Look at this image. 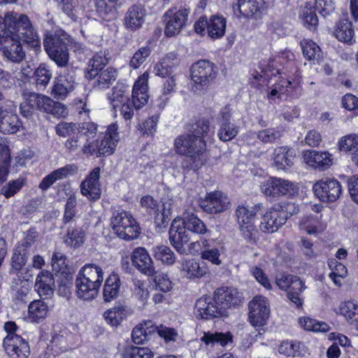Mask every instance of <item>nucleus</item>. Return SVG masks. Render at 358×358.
I'll use <instances>...</instances> for the list:
<instances>
[{"mask_svg": "<svg viewBox=\"0 0 358 358\" xmlns=\"http://www.w3.org/2000/svg\"><path fill=\"white\" fill-rule=\"evenodd\" d=\"M17 36H20L27 41H36V31L26 15L14 11L0 15V44Z\"/></svg>", "mask_w": 358, "mask_h": 358, "instance_id": "obj_1", "label": "nucleus"}, {"mask_svg": "<svg viewBox=\"0 0 358 358\" xmlns=\"http://www.w3.org/2000/svg\"><path fill=\"white\" fill-rule=\"evenodd\" d=\"M103 280V272L101 267L94 264L83 266L76 278L77 296L84 301H92L99 293Z\"/></svg>", "mask_w": 358, "mask_h": 358, "instance_id": "obj_2", "label": "nucleus"}, {"mask_svg": "<svg viewBox=\"0 0 358 358\" xmlns=\"http://www.w3.org/2000/svg\"><path fill=\"white\" fill-rule=\"evenodd\" d=\"M174 148L178 155L186 156L192 161V169H198L203 164L202 155L206 148L203 139L196 138L188 131L176 137Z\"/></svg>", "mask_w": 358, "mask_h": 358, "instance_id": "obj_3", "label": "nucleus"}, {"mask_svg": "<svg viewBox=\"0 0 358 358\" xmlns=\"http://www.w3.org/2000/svg\"><path fill=\"white\" fill-rule=\"evenodd\" d=\"M208 237H201L199 240L190 243L187 248L185 247L189 241V236L187 231L180 227V221L173 220L169 229V239L171 245L180 255H195L202 252L205 248L208 246Z\"/></svg>", "mask_w": 358, "mask_h": 358, "instance_id": "obj_4", "label": "nucleus"}, {"mask_svg": "<svg viewBox=\"0 0 358 358\" xmlns=\"http://www.w3.org/2000/svg\"><path fill=\"white\" fill-rule=\"evenodd\" d=\"M70 36L62 30L55 34H47L43 39V45L46 52L58 66H66L69 59L68 45Z\"/></svg>", "mask_w": 358, "mask_h": 358, "instance_id": "obj_5", "label": "nucleus"}, {"mask_svg": "<svg viewBox=\"0 0 358 358\" xmlns=\"http://www.w3.org/2000/svg\"><path fill=\"white\" fill-rule=\"evenodd\" d=\"M216 75V67L213 63L206 59L198 61L191 68L190 90L197 94L204 93Z\"/></svg>", "mask_w": 358, "mask_h": 358, "instance_id": "obj_6", "label": "nucleus"}, {"mask_svg": "<svg viewBox=\"0 0 358 358\" xmlns=\"http://www.w3.org/2000/svg\"><path fill=\"white\" fill-rule=\"evenodd\" d=\"M111 227L120 238L130 241L139 236L141 228L132 215L124 210L115 211L111 217Z\"/></svg>", "mask_w": 358, "mask_h": 358, "instance_id": "obj_7", "label": "nucleus"}, {"mask_svg": "<svg viewBox=\"0 0 358 358\" xmlns=\"http://www.w3.org/2000/svg\"><path fill=\"white\" fill-rule=\"evenodd\" d=\"M189 13V8L185 6L173 7L168 9L164 15L165 35L171 37L179 34L181 30L186 27Z\"/></svg>", "mask_w": 358, "mask_h": 358, "instance_id": "obj_8", "label": "nucleus"}, {"mask_svg": "<svg viewBox=\"0 0 358 358\" xmlns=\"http://www.w3.org/2000/svg\"><path fill=\"white\" fill-rule=\"evenodd\" d=\"M275 283L281 290L287 291V298L297 307L302 306L301 293L306 288L299 277L290 274L280 273L275 277Z\"/></svg>", "mask_w": 358, "mask_h": 358, "instance_id": "obj_9", "label": "nucleus"}, {"mask_svg": "<svg viewBox=\"0 0 358 358\" xmlns=\"http://www.w3.org/2000/svg\"><path fill=\"white\" fill-rule=\"evenodd\" d=\"M16 36L13 39L10 38L6 42L0 44V50L2 52L3 55L7 60L14 63L21 62L25 57V52H24L20 41L31 45L32 47L36 48L41 47V41L39 36L36 32V41H27L20 36Z\"/></svg>", "mask_w": 358, "mask_h": 358, "instance_id": "obj_10", "label": "nucleus"}, {"mask_svg": "<svg viewBox=\"0 0 358 358\" xmlns=\"http://www.w3.org/2000/svg\"><path fill=\"white\" fill-rule=\"evenodd\" d=\"M264 194L268 196L292 195L297 192L298 188L292 182L280 178H270L261 186Z\"/></svg>", "mask_w": 358, "mask_h": 358, "instance_id": "obj_11", "label": "nucleus"}, {"mask_svg": "<svg viewBox=\"0 0 358 358\" xmlns=\"http://www.w3.org/2000/svg\"><path fill=\"white\" fill-rule=\"evenodd\" d=\"M315 194L324 202L336 201L342 193L341 183L334 178H325L317 181L313 186Z\"/></svg>", "mask_w": 358, "mask_h": 358, "instance_id": "obj_12", "label": "nucleus"}, {"mask_svg": "<svg viewBox=\"0 0 358 358\" xmlns=\"http://www.w3.org/2000/svg\"><path fill=\"white\" fill-rule=\"evenodd\" d=\"M232 109L226 106L221 109L218 117V138L224 142L234 138L239 132V127L232 119Z\"/></svg>", "mask_w": 358, "mask_h": 358, "instance_id": "obj_13", "label": "nucleus"}, {"mask_svg": "<svg viewBox=\"0 0 358 358\" xmlns=\"http://www.w3.org/2000/svg\"><path fill=\"white\" fill-rule=\"evenodd\" d=\"M76 131H78V133L85 142L87 143L91 138L96 136L97 125L92 122H84L79 124L61 122L56 127V132L60 136L72 134Z\"/></svg>", "mask_w": 358, "mask_h": 358, "instance_id": "obj_14", "label": "nucleus"}, {"mask_svg": "<svg viewBox=\"0 0 358 358\" xmlns=\"http://www.w3.org/2000/svg\"><path fill=\"white\" fill-rule=\"evenodd\" d=\"M3 346L10 358H28L30 355L28 342L16 334H8L3 341Z\"/></svg>", "mask_w": 358, "mask_h": 358, "instance_id": "obj_15", "label": "nucleus"}, {"mask_svg": "<svg viewBox=\"0 0 358 358\" xmlns=\"http://www.w3.org/2000/svg\"><path fill=\"white\" fill-rule=\"evenodd\" d=\"M249 320L255 327L264 326L268 318L270 309L267 299L263 296H256L249 303Z\"/></svg>", "mask_w": 358, "mask_h": 358, "instance_id": "obj_16", "label": "nucleus"}, {"mask_svg": "<svg viewBox=\"0 0 358 358\" xmlns=\"http://www.w3.org/2000/svg\"><path fill=\"white\" fill-rule=\"evenodd\" d=\"M229 205V198L220 191L208 193L204 199H200L199 206L208 213H217L226 210Z\"/></svg>", "mask_w": 358, "mask_h": 358, "instance_id": "obj_17", "label": "nucleus"}, {"mask_svg": "<svg viewBox=\"0 0 358 358\" xmlns=\"http://www.w3.org/2000/svg\"><path fill=\"white\" fill-rule=\"evenodd\" d=\"M145 17L146 10L142 4H132L124 13L123 26L127 31H136L142 28Z\"/></svg>", "mask_w": 358, "mask_h": 358, "instance_id": "obj_18", "label": "nucleus"}, {"mask_svg": "<svg viewBox=\"0 0 358 358\" xmlns=\"http://www.w3.org/2000/svg\"><path fill=\"white\" fill-rule=\"evenodd\" d=\"M286 221L287 217L274 205L262 216L259 229L264 233L272 234L277 231Z\"/></svg>", "mask_w": 358, "mask_h": 358, "instance_id": "obj_19", "label": "nucleus"}, {"mask_svg": "<svg viewBox=\"0 0 358 358\" xmlns=\"http://www.w3.org/2000/svg\"><path fill=\"white\" fill-rule=\"evenodd\" d=\"M295 150L287 145L276 147L271 155V165L278 171H287L294 164Z\"/></svg>", "mask_w": 358, "mask_h": 358, "instance_id": "obj_20", "label": "nucleus"}, {"mask_svg": "<svg viewBox=\"0 0 358 358\" xmlns=\"http://www.w3.org/2000/svg\"><path fill=\"white\" fill-rule=\"evenodd\" d=\"M195 308L197 315L206 320L219 317L225 315L223 307H221L216 302L215 298L214 300L207 296L200 298L196 302Z\"/></svg>", "mask_w": 358, "mask_h": 358, "instance_id": "obj_21", "label": "nucleus"}, {"mask_svg": "<svg viewBox=\"0 0 358 358\" xmlns=\"http://www.w3.org/2000/svg\"><path fill=\"white\" fill-rule=\"evenodd\" d=\"M133 265L142 273L153 276L155 273L154 263L145 248L142 247L134 250L131 257Z\"/></svg>", "mask_w": 358, "mask_h": 358, "instance_id": "obj_22", "label": "nucleus"}, {"mask_svg": "<svg viewBox=\"0 0 358 358\" xmlns=\"http://www.w3.org/2000/svg\"><path fill=\"white\" fill-rule=\"evenodd\" d=\"M148 78L149 73L145 71L135 82L131 95L133 106L139 109L145 106L148 101Z\"/></svg>", "mask_w": 358, "mask_h": 358, "instance_id": "obj_23", "label": "nucleus"}, {"mask_svg": "<svg viewBox=\"0 0 358 358\" xmlns=\"http://www.w3.org/2000/svg\"><path fill=\"white\" fill-rule=\"evenodd\" d=\"M242 293L235 287H222L215 292V299L224 310L242 302Z\"/></svg>", "mask_w": 358, "mask_h": 358, "instance_id": "obj_24", "label": "nucleus"}, {"mask_svg": "<svg viewBox=\"0 0 358 358\" xmlns=\"http://www.w3.org/2000/svg\"><path fill=\"white\" fill-rule=\"evenodd\" d=\"M100 168H94L87 178L80 185V190L83 195L91 200H97L101 196L99 187Z\"/></svg>", "mask_w": 358, "mask_h": 358, "instance_id": "obj_25", "label": "nucleus"}, {"mask_svg": "<svg viewBox=\"0 0 358 358\" xmlns=\"http://www.w3.org/2000/svg\"><path fill=\"white\" fill-rule=\"evenodd\" d=\"M76 85L75 78L70 74H60L54 81L52 94L55 99L64 100Z\"/></svg>", "mask_w": 358, "mask_h": 358, "instance_id": "obj_26", "label": "nucleus"}, {"mask_svg": "<svg viewBox=\"0 0 358 358\" xmlns=\"http://www.w3.org/2000/svg\"><path fill=\"white\" fill-rule=\"evenodd\" d=\"M117 146V143L108 136H103L102 139L97 140L96 143L89 142L87 145H84L83 152L87 155H96L97 157L101 155H112Z\"/></svg>", "mask_w": 358, "mask_h": 358, "instance_id": "obj_27", "label": "nucleus"}, {"mask_svg": "<svg viewBox=\"0 0 358 358\" xmlns=\"http://www.w3.org/2000/svg\"><path fill=\"white\" fill-rule=\"evenodd\" d=\"M179 264L180 271L189 279L201 278L208 273V268L204 262L200 263L193 259L183 258Z\"/></svg>", "mask_w": 358, "mask_h": 358, "instance_id": "obj_28", "label": "nucleus"}, {"mask_svg": "<svg viewBox=\"0 0 358 358\" xmlns=\"http://www.w3.org/2000/svg\"><path fill=\"white\" fill-rule=\"evenodd\" d=\"M24 101L20 106V113L23 117L32 116L35 110L43 111L45 95L34 92H28L23 94Z\"/></svg>", "mask_w": 358, "mask_h": 358, "instance_id": "obj_29", "label": "nucleus"}, {"mask_svg": "<svg viewBox=\"0 0 358 358\" xmlns=\"http://www.w3.org/2000/svg\"><path fill=\"white\" fill-rule=\"evenodd\" d=\"M22 123L17 114L11 110L0 108V132L4 134H15L20 130Z\"/></svg>", "mask_w": 358, "mask_h": 358, "instance_id": "obj_30", "label": "nucleus"}, {"mask_svg": "<svg viewBox=\"0 0 358 358\" xmlns=\"http://www.w3.org/2000/svg\"><path fill=\"white\" fill-rule=\"evenodd\" d=\"M180 221V227L186 231H189L199 236L210 237V230L208 229L206 224L194 214H187L182 220L176 219Z\"/></svg>", "mask_w": 358, "mask_h": 358, "instance_id": "obj_31", "label": "nucleus"}, {"mask_svg": "<svg viewBox=\"0 0 358 358\" xmlns=\"http://www.w3.org/2000/svg\"><path fill=\"white\" fill-rule=\"evenodd\" d=\"M54 285L53 275L48 271H42L37 275L34 288L41 298L48 299L53 295Z\"/></svg>", "mask_w": 358, "mask_h": 358, "instance_id": "obj_32", "label": "nucleus"}, {"mask_svg": "<svg viewBox=\"0 0 358 358\" xmlns=\"http://www.w3.org/2000/svg\"><path fill=\"white\" fill-rule=\"evenodd\" d=\"M76 171L77 167L74 164H67L59 168L44 177L40 182L38 187L45 191L57 180L66 178L69 176L73 175Z\"/></svg>", "mask_w": 358, "mask_h": 358, "instance_id": "obj_33", "label": "nucleus"}, {"mask_svg": "<svg viewBox=\"0 0 358 358\" xmlns=\"http://www.w3.org/2000/svg\"><path fill=\"white\" fill-rule=\"evenodd\" d=\"M122 0H95L96 12L105 20L116 17L117 10L122 7Z\"/></svg>", "mask_w": 358, "mask_h": 358, "instance_id": "obj_34", "label": "nucleus"}, {"mask_svg": "<svg viewBox=\"0 0 358 358\" xmlns=\"http://www.w3.org/2000/svg\"><path fill=\"white\" fill-rule=\"evenodd\" d=\"M305 162L320 170L328 169L332 164L331 155L327 152L311 151L304 155Z\"/></svg>", "mask_w": 358, "mask_h": 358, "instance_id": "obj_35", "label": "nucleus"}, {"mask_svg": "<svg viewBox=\"0 0 358 358\" xmlns=\"http://www.w3.org/2000/svg\"><path fill=\"white\" fill-rule=\"evenodd\" d=\"M157 329V327L150 320L138 324L132 331V341L137 345L143 344L145 341L150 339V336L153 333L156 332Z\"/></svg>", "mask_w": 358, "mask_h": 358, "instance_id": "obj_36", "label": "nucleus"}, {"mask_svg": "<svg viewBox=\"0 0 358 358\" xmlns=\"http://www.w3.org/2000/svg\"><path fill=\"white\" fill-rule=\"evenodd\" d=\"M120 279L117 274L112 273L106 280L103 296L106 302H110L116 299L120 293Z\"/></svg>", "mask_w": 358, "mask_h": 358, "instance_id": "obj_37", "label": "nucleus"}, {"mask_svg": "<svg viewBox=\"0 0 358 358\" xmlns=\"http://www.w3.org/2000/svg\"><path fill=\"white\" fill-rule=\"evenodd\" d=\"M227 20L219 15L211 16L207 27L208 36L212 39H219L224 36L226 31Z\"/></svg>", "mask_w": 358, "mask_h": 358, "instance_id": "obj_38", "label": "nucleus"}, {"mask_svg": "<svg viewBox=\"0 0 358 358\" xmlns=\"http://www.w3.org/2000/svg\"><path fill=\"white\" fill-rule=\"evenodd\" d=\"M108 62V58L106 52L96 53L89 62L86 77L89 79H94L97 76L99 72L103 69Z\"/></svg>", "mask_w": 358, "mask_h": 358, "instance_id": "obj_39", "label": "nucleus"}, {"mask_svg": "<svg viewBox=\"0 0 358 358\" xmlns=\"http://www.w3.org/2000/svg\"><path fill=\"white\" fill-rule=\"evenodd\" d=\"M201 341L206 345L213 347L215 344H220L222 346L227 345L232 341V335L230 332H204Z\"/></svg>", "mask_w": 358, "mask_h": 358, "instance_id": "obj_40", "label": "nucleus"}, {"mask_svg": "<svg viewBox=\"0 0 358 358\" xmlns=\"http://www.w3.org/2000/svg\"><path fill=\"white\" fill-rule=\"evenodd\" d=\"M263 6V0H237L240 13L245 17L257 15Z\"/></svg>", "mask_w": 358, "mask_h": 358, "instance_id": "obj_41", "label": "nucleus"}, {"mask_svg": "<svg viewBox=\"0 0 358 358\" xmlns=\"http://www.w3.org/2000/svg\"><path fill=\"white\" fill-rule=\"evenodd\" d=\"M336 38L344 43L352 42L354 37V29L352 23L347 20L339 21L334 30Z\"/></svg>", "mask_w": 358, "mask_h": 358, "instance_id": "obj_42", "label": "nucleus"}, {"mask_svg": "<svg viewBox=\"0 0 358 358\" xmlns=\"http://www.w3.org/2000/svg\"><path fill=\"white\" fill-rule=\"evenodd\" d=\"M52 77L51 69L44 64H41L35 70L34 79L38 89H44L47 87Z\"/></svg>", "mask_w": 358, "mask_h": 358, "instance_id": "obj_43", "label": "nucleus"}, {"mask_svg": "<svg viewBox=\"0 0 358 358\" xmlns=\"http://www.w3.org/2000/svg\"><path fill=\"white\" fill-rule=\"evenodd\" d=\"M43 112L52 114L57 117H65L68 114L67 109L64 104L55 101L47 96H45Z\"/></svg>", "mask_w": 358, "mask_h": 358, "instance_id": "obj_44", "label": "nucleus"}, {"mask_svg": "<svg viewBox=\"0 0 358 358\" xmlns=\"http://www.w3.org/2000/svg\"><path fill=\"white\" fill-rule=\"evenodd\" d=\"M154 257L167 265H172L176 262V256L171 248L166 245H157L152 248Z\"/></svg>", "mask_w": 358, "mask_h": 358, "instance_id": "obj_45", "label": "nucleus"}, {"mask_svg": "<svg viewBox=\"0 0 358 358\" xmlns=\"http://www.w3.org/2000/svg\"><path fill=\"white\" fill-rule=\"evenodd\" d=\"M97 86L99 89L108 88L116 80L117 71L113 67H108L99 72Z\"/></svg>", "mask_w": 358, "mask_h": 358, "instance_id": "obj_46", "label": "nucleus"}, {"mask_svg": "<svg viewBox=\"0 0 358 358\" xmlns=\"http://www.w3.org/2000/svg\"><path fill=\"white\" fill-rule=\"evenodd\" d=\"M126 308L122 306H117L104 313L106 321L112 326L117 327L125 318Z\"/></svg>", "mask_w": 358, "mask_h": 358, "instance_id": "obj_47", "label": "nucleus"}, {"mask_svg": "<svg viewBox=\"0 0 358 358\" xmlns=\"http://www.w3.org/2000/svg\"><path fill=\"white\" fill-rule=\"evenodd\" d=\"M339 310L351 324L358 321V303L355 301L342 303L339 306Z\"/></svg>", "mask_w": 358, "mask_h": 358, "instance_id": "obj_48", "label": "nucleus"}, {"mask_svg": "<svg viewBox=\"0 0 358 358\" xmlns=\"http://www.w3.org/2000/svg\"><path fill=\"white\" fill-rule=\"evenodd\" d=\"M242 237L250 243H256L259 240V233L254 222L238 224Z\"/></svg>", "mask_w": 358, "mask_h": 358, "instance_id": "obj_49", "label": "nucleus"}, {"mask_svg": "<svg viewBox=\"0 0 358 358\" xmlns=\"http://www.w3.org/2000/svg\"><path fill=\"white\" fill-rule=\"evenodd\" d=\"M210 131V122L206 118H199L189 125V132L196 137L204 140Z\"/></svg>", "mask_w": 358, "mask_h": 358, "instance_id": "obj_50", "label": "nucleus"}, {"mask_svg": "<svg viewBox=\"0 0 358 358\" xmlns=\"http://www.w3.org/2000/svg\"><path fill=\"white\" fill-rule=\"evenodd\" d=\"M301 46L304 57L308 60L318 59L321 55V50L319 45L314 41L308 39H303L301 42Z\"/></svg>", "mask_w": 358, "mask_h": 358, "instance_id": "obj_51", "label": "nucleus"}, {"mask_svg": "<svg viewBox=\"0 0 358 358\" xmlns=\"http://www.w3.org/2000/svg\"><path fill=\"white\" fill-rule=\"evenodd\" d=\"M299 324L306 330L315 332H327L329 330L328 324L323 322H318L310 317H301L299 320Z\"/></svg>", "mask_w": 358, "mask_h": 358, "instance_id": "obj_52", "label": "nucleus"}, {"mask_svg": "<svg viewBox=\"0 0 358 358\" xmlns=\"http://www.w3.org/2000/svg\"><path fill=\"white\" fill-rule=\"evenodd\" d=\"M48 312V306L41 300L32 301L29 306V316L35 321L44 318Z\"/></svg>", "mask_w": 358, "mask_h": 358, "instance_id": "obj_53", "label": "nucleus"}, {"mask_svg": "<svg viewBox=\"0 0 358 358\" xmlns=\"http://www.w3.org/2000/svg\"><path fill=\"white\" fill-rule=\"evenodd\" d=\"M257 206L254 208H248L245 206H238L236 210L235 214L238 224L254 222L257 214Z\"/></svg>", "mask_w": 358, "mask_h": 358, "instance_id": "obj_54", "label": "nucleus"}, {"mask_svg": "<svg viewBox=\"0 0 358 358\" xmlns=\"http://www.w3.org/2000/svg\"><path fill=\"white\" fill-rule=\"evenodd\" d=\"M25 180L23 178H18L16 180H10L6 185L1 187L0 194L6 199L15 196L24 185Z\"/></svg>", "mask_w": 358, "mask_h": 358, "instance_id": "obj_55", "label": "nucleus"}, {"mask_svg": "<svg viewBox=\"0 0 358 358\" xmlns=\"http://www.w3.org/2000/svg\"><path fill=\"white\" fill-rule=\"evenodd\" d=\"M151 54V48L145 45L138 48L133 55L129 62V66L133 69L139 68Z\"/></svg>", "mask_w": 358, "mask_h": 358, "instance_id": "obj_56", "label": "nucleus"}, {"mask_svg": "<svg viewBox=\"0 0 358 358\" xmlns=\"http://www.w3.org/2000/svg\"><path fill=\"white\" fill-rule=\"evenodd\" d=\"M85 237V232L82 229H69L67 231V238L65 240V243L74 248H78L84 243Z\"/></svg>", "mask_w": 358, "mask_h": 358, "instance_id": "obj_57", "label": "nucleus"}, {"mask_svg": "<svg viewBox=\"0 0 358 358\" xmlns=\"http://www.w3.org/2000/svg\"><path fill=\"white\" fill-rule=\"evenodd\" d=\"M141 206L145 211L155 216V222L159 224V213L157 201L150 196H143L141 199Z\"/></svg>", "mask_w": 358, "mask_h": 358, "instance_id": "obj_58", "label": "nucleus"}, {"mask_svg": "<svg viewBox=\"0 0 358 358\" xmlns=\"http://www.w3.org/2000/svg\"><path fill=\"white\" fill-rule=\"evenodd\" d=\"M162 210L159 211V224L165 226L169 220L170 216L173 212L174 201L171 198H164L162 201Z\"/></svg>", "mask_w": 358, "mask_h": 358, "instance_id": "obj_59", "label": "nucleus"}, {"mask_svg": "<svg viewBox=\"0 0 358 358\" xmlns=\"http://www.w3.org/2000/svg\"><path fill=\"white\" fill-rule=\"evenodd\" d=\"M319 218L313 215L303 216L299 222V227L300 229L304 230L308 234H315L317 233V224Z\"/></svg>", "mask_w": 358, "mask_h": 358, "instance_id": "obj_60", "label": "nucleus"}, {"mask_svg": "<svg viewBox=\"0 0 358 358\" xmlns=\"http://www.w3.org/2000/svg\"><path fill=\"white\" fill-rule=\"evenodd\" d=\"M358 147V136L350 134L343 136L338 143V148L341 151H351Z\"/></svg>", "mask_w": 358, "mask_h": 358, "instance_id": "obj_61", "label": "nucleus"}, {"mask_svg": "<svg viewBox=\"0 0 358 358\" xmlns=\"http://www.w3.org/2000/svg\"><path fill=\"white\" fill-rule=\"evenodd\" d=\"M67 136L69 138L66 140L64 145L66 148L71 152H75L79 148L83 150V145L88 144V143H86L82 136L78 133V131H75L72 134L66 135L64 137Z\"/></svg>", "mask_w": 358, "mask_h": 358, "instance_id": "obj_62", "label": "nucleus"}, {"mask_svg": "<svg viewBox=\"0 0 358 358\" xmlns=\"http://www.w3.org/2000/svg\"><path fill=\"white\" fill-rule=\"evenodd\" d=\"M281 136V131L276 128L265 129L257 133V138L264 143H272L280 139Z\"/></svg>", "mask_w": 358, "mask_h": 358, "instance_id": "obj_63", "label": "nucleus"}, {"mask_svg": "<svg viewBox=\"0 0 358 358\" xmlns=\"http://www.w3.org/2000/svg\"><path fill=\"white\" fill-rule=\"evenodd\" d=\"M125 87L116 86L113 90V93L108 95V99L114 109L119 107L124 101H128V96L125 94Z\"/></svg>", "mask_w": 358, "mask_h": 358, "instance_id": "obj_64", "label": "nucleus"}]
</instances>
